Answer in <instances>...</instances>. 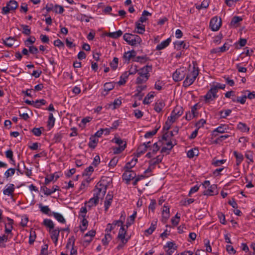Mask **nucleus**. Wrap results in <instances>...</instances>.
<instances>
[{"mask_svg":"<svg viewBox=\"0 0 255 255\" xmlns=\"http://www.w3.org/2000/svg\"><path fill=\"white\" fill-rule=\"evenodd\" d=\"M99 199V197L94 194L93 197L89 199V200L86 202V204L89 207L95 206L98 203Z\"/></svg>","mask_w":255,"mask_h":255,"instance_id":"27","label":"nucleus"},{"mask_svg":"<svg viewBox=\"0 0 255 255\" xmlns=\"http://www.w3.org/2000/svg\"><path fill=\"white\" fill-rule=\"evenodd\" d=\"M145 31V25L143 24V23H140L137 21L135 23L134 32L140 34H142L144 33Z\"/></svg>","mask_w":255,"mask_h":255,"instance_id":"24","label":"nucleus"},{"mask_svg":"<svg viewBox=\"0 0 255 255\" xmlns=\"http://www.w3.org/2000/svg\"><path fill=\"white\" fill-rule=\"evenodd\" d=\"M151 15V13L149 12L147 10H144L142 12L141 16H140L139 19L137 21L140 23H143L147 20V17Z\"/></svg>","mask_w":255,"mask_h":255,"instance_id":"35","label":"nucleus"},{"mask_svg":"<svg viewBox=\"0 0 255 255\" xmlns=\"http://www.w3.org/2000/svg\"><path fill=\"white\" fill-rule=\"evenodd\" d=\"M136 55V52L134 50L128 51L125 52L123 54V60L125 62L128 63L132 58H134Z\"/></svg>","mask_w":255,"mask_h":255,"instance_id":"23","label":"nucleus"},{"mask_svg":"<svg viewBox=\"0 0 255 255\" xmlns=\"http://www.w3.org/2000/svg\"><path fill=\"white\" fill-rule=\"evenodd\" d=\"M15 190V186L13 184H7L5 186L3 191V193L5 195H7L8 196H12L13 192Z\"/></svg>","mask_w":255,"mask_h":255,"instance_id":"19","label":"nucleus"},{"mask_svg":"<svg viewBox=\"0 0 255 255\" xmlns=\"http://www.w3.org/2000/svg\"><path fill=\"white\" fill-rule=\"evenodd\" d=\"M75 238L74 236L70 237L67 243L66 248L69 249L70 248L74 247L75 245Z\"/></svg>","mask_w":255,"mask_h":255,"instance_id":"58","label":"nucleus"},{"mask_svg":"<svg viewBox=\"0 0 255 255\" xmlns=\"http://www.w3.org/2000/svg\"><path fill=\"white\" fill-rule=\"evenodd\" d=\"M128 76L127 72H124L120 76V80L118 82V84L119 85H124L126 83Z\"/></svg>","mask_w":255,"mask_h":255,"instance_id":"43","label":"nucleus"},{"mask_svg":"<svg viewBox=\"0 0 255 255\" xmlns=\"http://www.w3.org/2000/svg\"><path fill=\"white\" fill-rule=\"evenodd\" d=\"M137 162V158H132L128 162L124 167V171H132L131 169L135 166Z\"/></svg>","mask_w":255,"mask_h":255,"instance_id":"22","label":"nucleus"},{"mask_svg":"<svg viewBox=\"0 0 255 255\" xmlns=\"http://www.w3.org/2000/svg\"><path fill=\"white\" fill-rule=\"evenodd\" d=\"M87 213V210L86 206L82 207L79 213L78 218L79 219L86 218V214Z\"/></svg>","mask_w":255,"mask_h":255,"instance_id":"53","label":"nucleus"},{"mask_svg":"<svg viewBox=\"0 0 255 255\" xmlns=\"http://www.w3.org/2000/svg\"><path fill=\"white\" fill-rule=\"evenodd\" d=\"M226 161V159L218 160L216 158H214L211 162V164L215 167H218L221 165L224 164Z\"/></svg>","mask_w":255,"mask_h":255,"instance_id":"51","label":"nucleus"},{"mask_svg":"<svg viewBox=\"0 0 255 255\" xmlns=\"http://www.w3.org/2000/svg\"><path fill=\"white\" fill-rule=\"evenodd\" d=\"M232 101L234 103H238L243 105L246 102V97L244 94H242V95L241 96H238L237 97H232Z\"/></svg>","mask_w":255,"mask_h":255,"instance_id":"32","label":"nucleus"},{"mask_svg":"<svg viewBox=\"0 0 255 255\" xmlns=\"http://www.w3.org/2000/svg\"><path fill=\"white\" fill-rule=\"evenodd\" d=\"M246 158L249 160L248 163L254 162V153L251 150H247L245 154Z\"/></svg>","mask_w":255,"mask_h":255,"instance_id":"57","label":"nucleus"},{"mask_svg":"<svg viewBox=\"0 0 255 255\" xmlns=\"http://www.w3.org/2000/svg\"><path fill=\"white\" fill-rule=\"evenodd\" d=\"M199 74V69L198 65L195 62H193L192 65H190L186 69V74L185 79L183 82V86L187 88L192 85Z\"/></svg>","mask_w":255,"mask_h":255,"instance_id":"1","label":"nucleus"},{"mask_svg":"<svg viewBox=\"0 0 255 255\" xmlns=\"http://www.w3.org/2000/svg\"><path fill=\"white\" fill-rule=\"evenodd\" d=\"M55 118L53 113H49V129L52 128L55 124Z\"/></svg>","mask_w":255,"mask_h":255,"instance_id":"55","label":"nucleus"},{"mask_svg":"<svg viewBox=\"0 0 255 255\" xmlns=\"http://www.w3.org/2000/svg\"><path fill=\"white\" fill-rule=\"evenodd\" d=\"M18 6L17 2L14 0H10L5 6L2 7V13L6 14L11 10H15Z\"/></svg>","mask_w":255,"mask_h":255,"instance_id":"14","label":"nucleus"},{"mask_svg":"<svg viewBox=\"0 0 255 255\" xmlns=\"http://www.w3.org/2000/svg\"><path fill=\"white\" fill-rule=\"evenodd\" d=\"M119 161V158L117 157H114L113 158L109 163V166L110 168H114L117 164Z\"/></svg>","mask_w":255,"mask_h":255,"instance_id":"61","label":"nucleus"},{"mask_svg":"<svg viewBox=\"0 0 255 255\" xmlns=\"http://www.w3.org/2000/svg\"><path fill=\"white\" fill-rule=\"evenodd\" d=\"M11 238L5 234L0 236V248H4L6 247V243L10 240Z\"/></svg>","mask_w":255,"mask_h":255,"instance_id":"31","label":"nucleus"},{"mask_svg":"<svg viewBox=\"0 0 255 255\" xmlns=\"http://www.w3.org/2000/svg\"><path fill=\"white\" fill-rule=\"evenodd\" d=\"M115 87V84L113 82H107L104 84V90L102 93L104 95L108 94V92L114 89Z\"/></svg>","mask_w":255,"mask_h":255,"instance_id":"28","label":"nucleus"},{"mask_svg":"<svg viewBox=\"0 0 255 255\" xmlns=\"http://www.w3.org/2000/svg\"><path fill=\"white\" fill-rule=\"evenodd\" d=\"M49 216H53V217L59 223L65 224L66 220L63 216L60 213L52 212L49 209Z\"/></svg>","mask_w":255,"mask_h":255,"instance_id":"20","label":"nucleus"},{"mask_svg":"<svg viewBox=\"0 0 255 255\" xmlns=\"http://www.w3.org/2000/svg\"><path fill=\"white\" fill-rule=\"evenodd\" d=\"M198 154L199 150L195 148L190 149L187 153V157L189 158H192L194 156H198Z\"/></svg>","mask_w":255,"mask_h":255,"instance_id":"44","label":"nucleus"},{"mask_svg":"<svg viewBox=\"0 0 255 255\" xmlns=\"http://www.w3.org/2000/svg\"><path fill=\"white\" fill-rule=\"evenodd\" d=\"M127 234V231L125 229L124 226H122L120 228L118 235V239L121 241V242L124 243H127L128 240V238H126V235Z\"/></svg>","mask_w":255,"mask_h":255,"instance_id":"17","label":"nucleus"},{"mask_svg":"<svg viewBox=\"0 0 255 255\" xmlns=\"http://www.w3.org/2000/svg\"><path fill=\"white\" fill-rule=\"evenodd\" d=\"M123 34V31L121 30H119L115 32H109L107 34V36L112 38L116 39Z\"/></svg>","mask_w":255,"mask_h":255,"instance_id":"39","label":"nucleus"},{"mask_svg":"<svg viewBox=\"0 0 255 255\" xmlns=\"http://www.w3.org/2000/svg\"><path fill=\"white\" fill-rule=\"evenodd\" d=\"M152 70V65H146L140 68L137 73L135 83L141 85L145 83L150 77V72Z\"/></svg>","mask_w":255,"mask_h":255,"instance_id":"6","label":"nucleus"},{"mask_svg":"<svg viewBox=\"0 0 255 255\" xmlns=\"http://www.w3.org/2000/svg\"><path fill=\"white\" fill-rule=\"evenodd\" d=\"M231 113L232 110L231 109L223 110L219 111V116L221 119H226L230 115Z\"/></svg>","mask_w":255,"mask_h":255,"instance_id":"40","label":"nucleus"},{"mask_svg":"<svg viewBox=\"0 0 255 255\" xmlns=\"http://www.w3.org/2000/svg\"><path fill=\"white\" fill-rule=\"evenodd\" d=\"M136 177V173L133 171H124L122 175V178L126 183L128 184L132 180H134Z\"/></svg>","mask_w":255,"mask_h":255,"instance_id":"15","label":"nucleus"},{"mask_svg":"<svg viewBox=\"0 0 255 255\" xmlns=\"http://www.w3.org/2000/svg\"><path fill=\"white\" fill-rule=\"evenodd\" d=\"M154 97V92H151L149 93L144 98L143 101V103L144 105L149 104L150 103V99L153 98Z\"/></svg>","mask_w":255,"mask_h":255,"instance_id":"48","label":"nucleus"},{"mask_svg":"<svg viewBox=\"0 0 255 255\" xmlns=\"http://www.w3.org/2000/svg\"><path fill=\"white\" fill-rule=\"evenodd\" d=\"M150 158L151 159L149 161V166L145 170V173H151L153 169L155 168V166L161 162L163 156L162 155H159L157 156L156 157H152Z\"/></svg>","mask_w":255,"mask_h":255,"instance_id":"11","label":"nucleus"},{"mask_svg":"<svg viewBox=\"0 0 255 255\" xmlns=\"http://www.w3.org/2000/svg\"><path fill=\"white\" fill-rule=\"evenodd\" d=\"M80 220V228L82 232H84L87 228L88 222L86 218L79 219Z\"/></svg>","mask_w":255,"mask_h":255,"instance_id":"46","label":"nucleus"},{"mask_svg":"<svg viewBox=\"0 0 255 255\" xmlns=\"http://www.w3.org/2000/svg\"><path fill=\"white\" fill-rule=\"evenodd\" d=\"M61 175L60 172H56L52 174L50 177H49V182L56 181Z\"/></svg>","mask_w":255,"mask_h":255,"instance_id":"60","label":"nucleus"},{"mask_svg":"<svg viewBox=\"0 0 255 255\" xmlns=\"http://www.w3.org/2000/svg\"><path fill=\"white\" fill-rule=\"evenodd\" d=\"M137 212L136 211H134L133 214L130 216L127 219V223H126V226L128 227L131 226L132 224H133L134 222L135 218L136 217Z\"/></svg>","mask_w":255,"mask_h":255,"instance_id":"36","label":"nucleus"},{"mask_svg":"<svg viewBox=\"0 0 255 255\" xmlns=\"http://www.w3.org/2000/svg\"><path fill=\"white\" fill-rule=\"evenodd\" d=\"M242 94H244L246 95V99L248 98L249 99L252 100L255 98V92L252 91L251 92L249 90H243L241 92Z\"/></svg>","mask_w":255,"mask_h":255,"instance_id":"37","label":"nucleus"},{"mask_svg":"<svg viewBox=\"0 0 255 255\" xmlns=\"http://www.w3.org/2000/svg\"><path fill=\"white\" fill-rule=\"evenodd\" d=\"M203 187L205 189L203 194L207 196H213L217 193V185H210L209 180H205L202 184Z\"/></svg>","mask_w":255,"mask_h":255,"instance_id":"9","label":"nucleus"},{"mask_svg":"<svg viewBox=\"0 0 255 255\" xmlns=\"http://www.w3.org/2000/svg\"><path fill=\"white\" fill-rule=\"evenodd\" d=\"M112 236L111 235V234H110V233L106 234V233L104 238L102 240V242L103 245L104 246L107 247L108 245L110 242L112 240Z\"/></svg>","mask_w":255,"mask_h":255,"instance_id":"45","label":"nucleus"},{"mask_svg":"<svg viewBox=\"0 0 255 255\" xmlns=\"http://www.w3.org/2000/svg\"><path fill=\"white\" fill-rule=\"evenodd\" d=\"M222 25L221 18L217 16L212 17L210 21V28L213 31H218Z\"/></svg>","mask_w":255,"mask_h":255,"instance_id":"13","label":"nucleus"},{"mask_svg":"<svg viewBox=\"0 0 255 255\" xmlns=\"http://www.w3.org/2000/svg\"><path fill=\"white\" fill-rule=\"evenodd\" d=\"M237 128L241 131L244 132H248L250 130V128L243 123L240 122L237 125Z\"/></svg>","mask_w":255,"mask_h":255,"instance_id":"38","label":"nucleus"},{"mask_svg":"<svg viewBox=\"0 0 255 255\" xmlns=\"http://www.w3.org/2000/svg\"><path fill=\"white\" fill-rule=\"evenodd\" d=\"M165 106L164 102L162 100H158L155 104L154 106V110L157 113H160L162 111L163 109L164 108Z\"/></svg>","mask_w":255,"mask_h":255,"instance_id":"26","label":"nucleus"},{"mask_svg":"<svg viewBox=\"0 0 255 255\" xmlns=\"http://www.w3.org/2000/svg\"><path fill=\"white\" fill-rule=\"evenodd\" d=\"M124 39L131 46H137L142 42L141 38L137 35L128 33H125L123 36Z\"/></svg>","mask_w":255,"mask_h":255,"instance_id":"8","label":"nucleus"},{"mask_svg":"<svg viewBox=\"0 0 255 255\" xmlns=\"http://www.w3.org/2000/svg\"><path fill=\"white\" fill-rule=\"evenodd\" d=\"M111 181V179L109 177H103L96 185L94 194L100 198H103Z\"/></svg>","mask_w":255,"mask_h":255,"instance_id":"4","label":"nucleus"},{"mask_svg":"<svg viewBox=\"0 0 255 255\" xmlns=\"http://www.w3.org/2000/svg\"><path fill=\"white\" fill-rule=\"evenodd\" d=\"M171 39L170 38H168L166 40L162 41L161 43L158 44L155 48L156 50H161L166 48L170 43Z\"/></svg>","mask_w":255,"mask_h":255,"instance_id":"25","label":"nucleus"},{"mask_svg":"<svg viewBox=\"0 0 255 255\" xmlns=\"http://www.w3.org/2000/svg\"><path fill=\"white\" fill-rule=\"evenodd\" d=\"M138 71L139 70H138L137 66L136 65H131L128 70L125 71V72H127L128 75L129 76L130 75L135 74L136 73H138Z\"/></svg>","mask_w":255,"mask_h":255,"instance_id":"49","label":"nucleus"},{"mask_svg":"<svg viewBox=\"0 0 255 255\" xmlns=\"http://www.w3.org/2000/svg\"><path fill=\"white\" fill-rule=\"evenodd\" d=\"M164 248L167 249L166 252L168 255H172L177 249V247L175 246V244L171 242H167L164 246Z\"/></svg>","mask_w":255,"mask_h":255,"instance_id":"18","label":"nucleus"},{"mask_svg":"<svg viewBox=\"0 0 255 255\" xmlns=\"http://www.w3.org/2000/svg\"><path fill=\"white\" fill-rule=\"evenodd\" d=\"M150 142L148 141L140 145L137 150V154H138V156H140L148 150V148L150 147Z\"/></svg>","mask_w":255,"mask_h":255,"instance_id":"21","label":"nucleus"},{"mask_svg":"<svg viewBox=\"0 0 255 255\" xmlns=\"http://www.w3.org/2000/svg\"><path fill=\"white\" fill-rule=\"evenodd\" d=\"M230 48V46L227 43H225L222 46L214 49L212 50V53H216L218 52H224L228 50Z\"/></svg>","mask_w":255,"mask_h":255,"instance_id":"42","label":"nucleus"},{"mask_svg":"<svg viewBox=\"0 0 255 255\" xmlns=\"http://www.w3.org/2000/svg\"><path fill=\"white\" fill-rule=\"evenodd\" d=\"M44 130V128L43 127H41L39 128H34L32 129L31 132L33 134L37 136H40L42 133V131Z\"/></svg>","mask_w":255,"mask_h":255,"instance_id":"59","label":"nucleus"},{"mask_svg":"<svg viewBox=\"0 0 255 255\" xmlns=\"http://www.w3.org/2000/svg\"><path fill=\"white\" fill-rule=\"evenodd\" d=\"M162 218L165 220L168 219L170 216V209L168 207L164 205L162 212Z\"/></svg>","mask_w":255,"mask_h":255,"instance_id":"41","label":"nucleus"},{"mask_svg":"<svg viewBox=\"0 0 255 255\" xmlns=\"http://www.w3.org/2000/svg\"><path fill=\"white\" fill-rule=\"evenodd\" d=\"M186 68L182 67L176 69L173 73V79L175 82L182 80L185 77L186 74Z\"/></svg>","mask_w":255,"mask_h":255,"instance_id":"12","label":"nucleus"},{"mask_svg":"<svg viewBox=\"0 0 255 255\" xmlns=\"http://www.w3.org/2000/svg\"><path fill=\"white\" fill-rule=\"evenodd\" d=\"M183 109L182 107L177 106L171 112L170 116H169L163 126V129L165 130H169L172 125L178 119L183 113Z\"/></svg>","mask_w":255,"mask_h":255,"instance_id":"5","label":"nucleus"},{"mask_svg":"<svg viewBox=\"0 0 255 255\" xmlns=\"http://www.w3.org/2000/svg\"><path fill=\"white\" fill-rule=\"evenodd\" d=\"M94 170L93 167L90 165L85 169L83 174L85 176H90L92 175Z\"/></svg>","mask_w":255,"mask_h":255,"instance_id":"63","label":"nucleus"},{"mask_svg":"<svg viewBox=\"0 0 255 255\" xmlns=\"http://www.w3.org/2000/svg\"><path fill=\"white\" fill-rule=\"evenodd\" d=\"M49 232L50 234L51 238L55 245H57L58 239L59 236L60 230L59 228L54 229V224L52 221L49 220Z\"/></svg>","mask_w":255,"mask_h":255,"instance_id":"10","label":"nucleus"},{"mask_svg":"<svg viewBox=\"0 0 255 255\" xmlns=\"http://www.w3.org/2000/svg\"><path fill=\"white\" fill-rule=\"evenodd\" d=\"M113 200V196L112 195H110L109 194H108L107 195V196L106 197V200L104 202V208L105 210L106 211H107L110 207L112 202Z\"/></svg>","mask_w":255,"mask_h":255,"instance_id":"33","label":"nucleus"},{"mask_svg":"<svg viewBox=\"0 0 255 255\" xmlns=\"http://www.w3.org/2000/svg\"><path fill=\"white\" fill-rule=\"evenodd\" d=\"M233 154L236 157V166L238 167L241 164L242 162L243 161L244 156L241 153L238 152L237 151H234L233 152Z\"/></svg>","mask_w":255,"mask_h":255,"instance_id":"30","label":"nucleus"},{"mask_svg":"<svg viewBox=\"0 0 255 255\" xmlns=\"http://www.w3.org/2000/svg\"><path fill=\"white\" fill-rule=\"evenodd\" d=\"M175 48L177 50L181 49H186L187 48L186 44L184 41L177 40L174 42Z\"/></svg>","mask_w":255,"mask_h":255,"instance_id":"34","label":"nucleus"},{"mask_svg":"<svg viewBox=\"0 0 255 255\" xmlns=\"http://www.w3.org/2000/svg\"><path fill=\"white\" fill-rule=\"evenodd\" d=\"M35 41V38L33 36H30L28 37L24 42L25 45L26 46H29L30 45H33L32 44Z\"/></svg>","mask_w":255,"mask_h":255,"instance_id":"64","label":"nucleus"},{"mask_svg":"<svg viewBox=\"0 0 255 255\" xmlns=\"http://www.w3.org/2000/svg\"><path fill=\"white\" fill-rule=\"evenodd\" d=\"M160 144V142H155L151 146H150L148 148V150L150 151L146 154L145 156L148 158L153 157L159 150Z\"/></svg>","mask_w":255,"mask_h":255,"instance_id":"16","label":"nucleus"},{"mask_svg":"<svg viewBox=\"0 0 255 255\" xmlns=\"http://www.w3.org/2000/svg\"><path fill=\"white\" fill-rule=\"evenodd\" d=\"M98 139L95 136H92L90 138V141L88 145L90 148H95L98 142Z\"/></svg>","mask_w":255,"mask_h":255,"instance_id":"50","label":"nucleus"},{"mask_svg":"<svg viewBox=\"0 0 255 255\" xmlns=\"http://www.w3.org/2000/svg\"><path fill=\"white\" fill-rule=\"evenodd\" d=\"M149 60V58L146 56H138L136 57H134L133 60V61L136 62H139L141 64L145 63L146 61Z\"/></svg>","mask_w":255,"mask_h":255,"instance_id":"47","label":"nucleus"},{"mask_svg":"<svg viewBox=\"0 0 255 255\" xmlns=\"http://www.w3.org/2000/svg\"><path fill=\"white\" fill-rule=\"evenodd\" d=\"M209 0H203L200 5L196 6V7L198 9H201L202 8H206L209 6Z\"/></svg>","mask_w":255,"mask_h":255,"instance_id":"56","label":"nucleus"},{"mask_svg":"<svg viewBox=\"0 0 255 255\" xmlns=\"http://www.w3.org/2000/svg\"><path fill=\"white\" fill-rule=\"evenodd\" d=\"M156 227V222H152L151 224L150 227L145 231V234L147 235H151L155 230Z\"/></svg>","mask_w":255,"mask_h":255,"instance_id":"52","label":"nucleus"},{"mask_svg":"<svg viewBox=\"0 0 255 255\" xmlns=\"http://www.w3.org/2000/svg\"><path fill=\"white\" fill-rule=\"evenodd\" d=\"M151 175V173H145V170L143 174H141V175H138V176L136 175V177L134 178V180L133 181L132 184L134 186H135L137 184V183L139 181L142 180L145 178L148 177Z\"/></svg>","mask_w":255,"mask_h":255,"instance_id":"29","label":"nucleus"},{"mask_svg":"<svg viewBox=\"0 0 255 255\" xmlns=\"http://www.w3.org/2000/svg\"><path fill=\"white\" fill-rule=\"evenodd\" d=\"M112 141L116 143L118 146H113L112 149L115 154H118L122 152L127 147V142L119 137L115 136Z\"/></svg>","mask_w":255,"mask_h":255,"instance_id":"7","label":"nucleus"},{"mask_svg":"<svg viewBox=\"0 0 255 255\" xmlns=\"http://www.w3.org/2000/svg\"><path fill=\"white\" fill-rule=\"evenodd\" d=\"M230 129V127L228 125L226 124H221L219 127L215 128L211 133V138L212 139H215L214 142L218 144L224 140L229 138L230 135L228 134L224 135H220V134H223L225 133H228V130Z\"/></svg>","mask_w":255,"mask_h":255,"instance_id":"3","label":"nucleus"},{"mask_svg":"<svg viewBox=\"0 0 255 255\" xmlns=\"http://www.w3.org/2000/svg\"><path fill=\"white\" fill-rule=\"evenodd\" d=\"M119 59L117 57H114L112 61L110 63V66L113 70H115L118 66Z\"/></svg>","mask_w":255,"mask_h":255,"instance_id":"62","label":"nucleus"},{"mask_svg":"<svg viewBox=\"0 0 255 255\" xmlns=\"http://www.w3.org/2000/svg\"><path fill=\"white\" fill-rule=\"evenodd\" d=\"M15 42V39L11 37H9L3 40V43L7 46L11 47Z\"/></svg>","mask_w":255,"mask_h":255,"instance_id":"54","label":"nucleus"},{"mask_svg":"<svg viewBox=\"0 0 255 255\" xmlns=\"http://www.w3.org/2000/svg\"><path fill=\"white\" fill-rule=\"evenodd\" d=\"M226 85L218 82H213L210 85V88L206 94L203 96L204 102L206 104H210L211 102L216 99L218 96L217 93L219 89H225Z\"/></svg>","mask_w":255,"mask_h":255,"instance_id":"2","label":"nucleus"}]
</instances>
